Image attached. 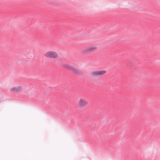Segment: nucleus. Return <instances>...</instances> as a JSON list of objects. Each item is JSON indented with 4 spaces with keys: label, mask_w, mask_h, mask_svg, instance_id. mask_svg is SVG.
I'll use <instances>...</instances> for the list:
<instances>
[{
    "label": "nucleus",
    "mask_w": 160,
    "mask_h": 160,
    "mask_svg": "<svg viewBox=\"0 0 160 160\" xmlns=\"http://www.w3.org/2000/svg\"><path fill=\"white\" fill-rule=\"evenodd\" d=\"M60 67L66 69L76 74H79L82 73V71L73 66L67 64L61 63L60 65Z\"/></svg>",
    "instance_id": "nucleus-1"
},
{
    "label": "nucleus",
    "mask_w": 160,
    "mask_h": 160,
    "mask_svg": "<svg viewBox=\"0 0 160 160\" xmlns=\"http://www.w3.org/2000/svg\"><path fill=\"white\" fill-rule=\"evenodd\" d=\"M106 72L105 70H96L92 71L90 72V76L93 78H98L102 77Z\"/></svg>",
    "instance_id": "nucleus-2"
},
{
    "label": "nucleus",
    "mask_w": 160,
    "mask_h": 160,
    "mask_svg": "<svg viewBox=\"0 0 160 160\" xmlns=\"http://www.w3.org/2000/svg\"><path fill=\"white\" fill-rule=\"evenodd\" d=\"M96 49L97 48L95 45L89 46L82 48L81 52L86 53H91L95 52Z\"/></svg>",
    "instance_id": "nucleus-3"
},
{
    "label": "nucleus",
    "mask_w": 160,
    "mask_h": 160,
    "mask_svg": "<svg viewBox=\"0 0 160 160\" xmlns=\"http://www.w3.org/2000/svg\"><path fill=\"white\" fill-rule=\"evenodd\" d=\"M44 56L47 58H58V53L55 51H50L46 52L44 54Z\"/></svg>",
    "instance_id": "nucleus-4"
},
{
    "label": "nucleus",
    "mask_w": 160,
    "mask_h": 160,
    "mask_svg": "<svg viewBox=\"0 0 160 160\" xmlns=\"http://www.w3.org/2000/svg\"><path fill=\"white\" fill-rule=\"evenodd\" d=\"M88 101L84 98H80L78 101V105L80 108L85 107L88 104Z\"/></svg>",
    "instance_id": "nucleus-5"
},
{
    "label": "nucleus",
    "mask_w": 160,
    "mask_h": 160,
    "mask_svg": "<svg viewBox=\"0 0 160 160\" xmlns=\"http://www.w3.org/2000/svg\"><path fill=\"white\" fill-rule=\"evenodd\" d=\"M22 86H18L16 87H13L11 88V91L17 93L20 92L22 91Z\"/></svg>",
    "instance_id": "nucleus-6"
}]
</instances>
